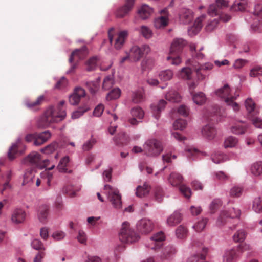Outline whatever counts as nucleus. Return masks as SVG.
Listing matches in <instances>:
<instances>
[{
  "label": "nucleus",
  "instance_id": "1",
  "mask_svg": "<svg viewBox=\"0 0 262 262\" xmlns=\"http://www.w3.org/2000/svg\"><path fill=\"white\" fill-rule=\"evenodd\" d=\"M65 101H61L56 106H50L45 112L44 115L37 122L38 128H46L50 123H57L63 120L66 116L64 107Z\"/></svg>",
  "mask_w": 262,
  "mask_h": 262
},
{
  "label": "nucleus",
  "instance_id": "2",
  "mask_svg": "<svg viewBox=\"0 0 262 262\" xmlns=\"http://www.w3.org/2000/svg\"><path fill=\"white\" fill-rule=\"evenodd\" d=\"M186 43V41L182 38H176L173 40L170 47L169 55L167 57V60L171 64L178 65L181 63V60L178 54L182 51Z\"/></svg>",
  "mask_w": 262,
  "mask_h": 262
},
{
  "label": "nucleus",
  "instance_id": "3",
  "mask_svg": "<svg viewBox=\"0 0 262 262\" xmlns=\"http://www.w3.org/2000/svg\"><path fill=\"white\" fill-rule=\"evenodd\" d=\"M230 92V90L229 85L225 84L222 88L218 89L215 92V94L218 97L223 99L227 104L231 106L234 111H238L240 106L238 103L234 101L236 97L231 96Z\"/></svg>",
  "mask_w": 262,
  "mask_h": 262
},
{
  "label": "nucleus",
  "instance_id": "4",
  "mask_svg": "<svg viewBox=\"0 0 262 262\" xmlns=\"http://www.w3.org/2000/svg\"><path fill=\"white\" fill-rule=\"evenodd\" d=\"M183 180L182 175L177 172L171 173L168 178L169 183L173 186H180L179 190L181 193L186 198H189L191 191L189 187L185 185H181Z\"/></svg>",
  "mask_w": 262,
  "mask_h": 262
},
{
  "label": "nucleus",
  "instance_id": "5",
  "mask_svg": "<svg viewBox=\"0 0 262 262\" xmlns=\"http://www.w3.org/2000/svg\"><path fill=\"white\" fill-rule=\"evenodd\" d=\"M228 6V2L225 0H215V4L210 5L208 13L210 16L220 15L218 19L224 22H227L231 19V16L227 14L220 15V9L225 8Z\"/></svg>",
  "mask_w": 262,
  "mask_h": 262
},
{
  "label": "nucleus",
  "instance_id": "6",
  "mask_svg": "<svg viewBox=\"0 0 262 262\" xmlns=\"http://www.w3.org/2000/svg\"><path fill=\"white\" fill-rule=\"evenodd\" d=\"M104 189L113 207L117 209H120L122 207V201L118 189L110 185H105Z\"/></svg>",
  "mask_w": 262,
  "mask_h": 262
},
{
  "label": "nucleus",
  "instance_id": "7",
  "mask_svg": "<svg viewBox=\"0 0 262 262\" xmlns=\"http://www.w3.org/2000/svg\"><path fill=\"white\" fill-rule=\"evenodd\" d=\"M139 236L129 227L128 222H124L119 233V239L123 243H132L138 241Z\"/></svg>",
  "mask_w": 262,
  "mask_h": 262
},
{
  "label": "nucleus",
  "instance_id": "8",
  "mask_svg": "<svg viewBox=\"0 0 262 262\" xmlns=\"http://www.w3.org/2000/svg\"><path fill=\"white\" fill-rule=\"evenodd\" d=\"M163 150L161 143L155 139H149L144 145V152L148 156H157Z\"/></svg>",
  "mask_w": 262,
  "mask_h": 262
},
{
  "label": "nucleus",
  "instance_id": "9",
  "mask_svg": "<svg viewBox=\"0 0 262 262\" xmlns=\"http://www.w3.org/2000/svg\"><path fill=\"white\" fill-rule=\"evenodd\" d=\"M24 162L42 169L47 166L49 161L47 159L42 160L39 154L33 152L24 159Z\"/></svg>",
  "mask_w": 262,
  "mask_h": 262
},
{
  "label": "nucleus",
  "instance_id": "10",
  "mask_svg": "<svg viewBox=\"0 0 262 262\" xmlns=\"http://www.w3.org/2000/svg\"><path fill=\"white\" fill-rule=\"evenodd\" d=\"M150 51V47L147 45H144L141 47L135 46L131 48L129 55L134 61H137L139 60L144 54L149 53Z\"/></svg>",
  "mask_w": 262,
  "mask_h": 262
},
{
  "label": "nucleus",
  "instance_id": "11",
  "mask_svg": "<svg viewBox=\"0 0 262 262\" xmlns=\"http://www.w3.org/2000/svg\"><path fill=\"white\" fill-rule=\"evenodd\" d=\"M230 211V214L225 211H223L221 213L216 222L218 226L224 225L228 217H238L240 215L241 211L237 208H233Z\"/></svg>",
  "mask_w": 262,
  "mask_h": 262
},
{
  "label": "nucleus",
  "instance_id": "12",
  "mask_svg": "<svg viewBox=\"0 0 262 262\" xmlns=\"http://www.w3.org/2000/svg\"><path fill=\"white\" fill-rule=\"evenodd\" d=\"M154 224L152 222L147 219H142L137 224L138 230L142 234H148L153 229Z\"/></svg>",
  "mask_w": 262,
  "mask_h": 262
},
{
  "label": "nucleus",
  "instance_id": "13",
  "mask_svg": "<svg viewBox=\"0 0 262 262\" xmlns=\"http://www.w3.org/2000/svg\"><path fill=\"white\" fill-rule=\"evenodd\" d=\"M134 2L135 0H126L125 4L116 10V16L117 18H122L126 16L133 8Z\"/></svg>",
  "mask_w": 262,
  "mask_h": 262
},
{
  "label": "nucleus",
  "instance_id": "14",
  "mask_svg": "<svg viewBox=\"0 0 262 262\" xmlns=\"http://www.w3.org/2000/svg\"><path fill=\"white\" fill-rule=\"evenodd\" d=\"M132 118L129 119V122L132 125H137L144 116V111L139 106L133 108L131 110Z\"/></svg>",
  "mask_w": 262,
  "mask_h": 262
},
{
  "label": "nucleus",
  "instance_id": "15",
  "mask_svg": "<svg viewBox=\"0 0 262 262\" xmlns=\"http://www.w3.org/2000/svg\"><path fill=\"white\" fill-rule=\"evenodd\" d=\"M164 239L165 236L164 233L162 232H159L150 237L147 246L152 249L156 250L159 249L161 247L162 243Z\"/></svg>",
  "mask_w": 262,
  "mask_h": 262
},
{
  "label": "nucleus",
  "instance_id": "16",
  "mask_svg": "<svg viewBox=\"0 0 262 262\" xmlns=\"http://www.w3.org/2000/svg\"><path fill=\"white\" fill-rule=\"evenodd\" d=\"M25 146L20 141H18L10 148L8 152V157L12 160L17 155L22 154L25 151Z\"/></svg>",
  "mask_w": 262,
  "mask_h": 262
},
{
  "label": "nucleus",
  "instance_id": "17",
  "mask_svg": "<svg viewBox=\"0 0 262 262\" xmlns=\"http://www.w3.org/2000/svg\"><path fill=\"white\" fill-rule=\"evenodd\" d=\"M198 75V78L203 79L205 78L207 71L212 69L213 66L211 63H207L203 65L195 66L192 64Z\"/></svg>",
  "mask_w": 262,
  "mask_h": 262
},
{
  "label": "nucleus",
  "instance_id": "18",
  "mask_svg": "<svg viewBox=\"0 0 262 262\" xmlns=\"http://www.w3.org/2000/svg\"><path fill=\"white\" fill-rule=\"evenodd\" d=\"M85 92L83 89L80 87L76 88L73 94L69 97V102L72 105H76L81 98L85 96Z\"/></svg>",
  "mask_w": 262,
  "mask_h": 262
},
{
  "label": "nucleus",
  "instance_id": "19",
  "mask_svg": "<svg viewBox=\"0 0 262 262\" xmlns=\"http://www.w3.org/2000/svg\"><path fill=\"white\" fill-rule=\"evenodd\" d=\"M88 54V50L85 46L80 49H76L71 54L69 58V62L72 63L75 60H81L84 58Z\"/></svg>",
  "mask_w": 262,
  "mask_h": 262
},
{
  "label": "nucleus",
  "instance_id": "20",
  "mask_svg": "<svg viewBox=\"0 0 262 262\" xmlns=\"http://www.w3.org/2000/svg\"><path fill=\"white\" fill-rule=\"evenodd\" d=\"M179 19L182 24H188L193 19V13L190 9L183 8L180 13Z\"/></svg>",
  "mask_w": 262,
  "mask_h": 262
},
{
  "label": "nucleus",
  "instance_id": "21",
  "mask_svg": "<svg viewBox=\"0 0 262 262\" xmlns=\"http://www.w3.org/2000/svg\"><path fill=\"white\" fill-rule=\"evenodd\" d=\"M206 16L202 15L198 17L194 21L192 27L188 29V32L190 36L196 35L202 27V21L204 19Z\"/></svg>",
  "mask_w": 262,
  "mask_h": 262
},
{
  "label": "nucleus",
  "instance_id": "22",
  "mask_svg": "<svg viewBox=\"0 0 262 262\" xmlns=\"http://www.w3.org/2000/svg\"><path fill=\"white\" fill-rule=\"evenodd\" d=\"M128 35V32L127 30H123L118 33L114 45L116 49L119 50L122 48Z\"/></svg>",
  "mask_w": 262,
  "mask_h": 262
},
{
  "label": "nucleus",
  "instance_id": "23",
  "mask_svg": "<svg viewBox=\"0 0 262 262\" xmlns=\"http://www.w3.org/2000/svg\"><path fill=\"white\" fill-rule=\"evenodd\" d=\"M51 133L49 131H45L40 133H36V137L34 145L35 146H40L46 142L51 137Z\"/></svg>",
  "mask_w": 262,
  "mask_h": 262
},
{
  "label": "nucleus",
  "instance_id": "24",
  "mask_svg": "<svg viewBox=\"0 0 262 262\" xmlns=\"http://www.w3.org/2000/svg\"><path fill=\"white\" fill-rule=\"evenodd\" d=\"M166 101L163 99L160 100L157 104H152L151 105L152 113L154 117L158 119L160 116L161 112L165 108Z\"/></svg>",
  "mask_w": 262,
  "mask_h": 262
},
{
  "label": "nucleus",
  "instance_id": "25",
  "mask_svg": "<svg viewBox=\"0 0 262 262\" xmlns=\"http://www.w3.org/2000/svg\"><path fill=\"white\" fill-rule=\"evenodd\" d=\"M49 213V206L46 204H42L38 207L37 216L40 222L47 221Z\"/></svg>",
  "mask_w": 262,
  "mask_h": 262
},
{
  "label": "nucleus",
  "instance_id": "26",
  "mask_svg": "<svg viewBox=\"0 0 262 262\" xmlns=\"http://www.w3.org/2000/svg\"><path fill=\"white\" fill-rule=\"evenodd\" d=\"M202 134L205 138L212 140L215 137L216 132L214 126L211 124H207L202 128Z\"/></svg>",
  "mask_w": 262,
  "mask_h": 262
},
{
  "label": "nucleus",
  "instance_id": "27",
  "mask_svg": "<svg viewBox=\"0 0 262 262\" xmlns=\"http://www.w3.org/2000/svg\"><path fill=\"white\" fill-rule=\"evenodd\" d=\"M26 212L21 209H15L11 216L12 222L16 224L23 223L26 219Z\"/></svg>",
  "mask_w": 262,
  "mask_h": 262
},
{
  "label": "nucleus",
  "instance_id": "28",
  "mask_svg": "<svg viewBox=\"0 0 262 262\" xmlns=\"http://www.w3.org/2000/svg\"><path fill=\"white\" fill-rule=\"evenodd\" d=\"M182 216L178 211L174 212L167 219V224L170 226H175L182 221Z\"/></svg>",
  "mask_w": 262,
  "mask_h": 262
},
{
  "label": "nucleus",
  "instance_id": "29",
  "mask_svg": "<svg viewBox=\"0 0 262 262\" xmlns=\"http://www.w3.org/2000/svg\"><path fill=\"white\" fill-rule=\"evenodd\" d=\"M245 105L248 113V117H252L256 114L255 110V103L251 98L245 100Z\"/></svg>",
  "mask_w": 262,
  "mask_h": 262
},
{
  "label": "nucleus",
  "instance_id": "30",
  "mask_svg": "<svg viewBox=\"0 0 262 262\" xmlns=\"http://www.w3.org/2000/svg\"><path fill=\"white\" fill-rule=\"evenodd\" d=\"M247 129V125L242 122L235 123L231 127V131L232 133L236 135H242L245 133Z\"/></svg>",
  "mask_w": 262,
  "mask_h": 262
},
{
  "label": "nucleus",
  "instance_id": "31",
  "mask_svg": "<svg viewBox=\"0 0 262 262\" xmlns=\"http://www.w3.org/2000/svg\"><path fill=\"white\" fill-rule=\"evenodd\" d=\"M150 190V186L146 183L143 186H138L136 188V195L139 198H142L147 195Z\"/></svg>",
  "mask_w": 262,
  "mask_h": 262
},
{
  "label": "nucleus",
  "instance_id": "32",
  "mask_svg": "<svg viewBox=\"0 0 262 262\" xmlns=\"http://www.w3.org/2000/svg\"><path fill=\"white\" fill-rule=\"evenodd\" d=\"M238 257L237 252L231 249L225 252L223 257V262H234Z\"/></svg>",
  "mask_w": 262,
  "mask_h": 262
},
{
  "label": "nucleus",
  "instance_id": "33",
  "mask_svg": "<svg viewBox=\"0 0 262 262\" xmlns=\"http://www.w3.org/2000/svg\"><path fill=\"white\" fill-rule=\"evenodd\" d=\"M247 5V0H236L231 7L233 11H243L245 10Z\"/></svg>",
  "mask_w": 262,
  "mask_h": 262
},
{
  "label": "nucleus",
  "instance_id": "34",
  "mask_svg": "<svg viewBox=\"0 0 262 262\" xmlns=\"http://www.w3.org/2000/svg\"><path fill=\"white\" fill-rule=\"evenodd\" d=\"M152 12V9L147 5H143L138 11V13L142 19L149 17Z\"/></svg>",
  "mask_w": 262,
  "mask_h": 262
},
{
  "label": "nucleus",
  "instance_id": "35",
  "mask_svg": "<svg viewBox=\"0 0 262 262\" xmlns=\"http://www.w3.org/2000/svg\"><path fill=\"white\" fill-rule=\"evenodd\" d=\"M167 100L172 102H178L181 101V97L180 94L174 90H170L165 95Z\"/></svg>",
  "mask_w": 262,
  "mask_h": 262
},
{
  "label": "nucleus",
  "instance_id": "36",
  "mask_svg": "<svg viewBox=\"0 0 262 262\" xmlns=\"http://www.w3.org/2000/svg\"><path fill=\"white\" fill-rule=\"evenodd\" d=\"M145 99L144 93L142 90L133 92L132 95V100L135 103H139L144 101Z\"/></svg>",
  "mask_w": 262,
  "mask_h": 262
},
{
  "label": "nucleus",
  "instance_id": "37",
  "mask_svg": "<svg viewBox=\"0 0 262 262\" xmlns=\"http://www.w3.org/2000/svg\"><path fill=\"white\" fill-rule=\"evenodd\" d=\"M69 162V158L68 156L64 157L60 160L57 166L59 171L65 173H71L72 172L71 170H69L67 168Z\"/></svg>",
  "mask_w": 262,
  "mask_h": 262
},
{
  "label": "nucleus",
  "instance_id": "38",
  "mask_svg": "<svg viewBox=\"0 0 262 262\" xmlns=\"http://www.w3.org/2000/svg\"><path fill=\"white\" fill-rule=\"evenodd\" d=\"M176 251L177 250L172 245H168L164 249L161 257L163 259H167L174 254Z\"/></svg>",
  "mask_w": 262,
  "mask_h": 262
},
{
  "label": "nucleus",
  "instance_id": "39",
  "mask_svg": "<svg viewBox=\"0 0 262 262\" xmlns=\"http://www.w3.org/2000/svg\"><path fill=\"white\" fill-rule=\"evenodd\" d=\"M251 173L255 176H259L262 174V162L258 161L253 163L251 167Z\"/></svg>",
  "mask_w": 262,
  "mask_h": 262
},
{
  "label": "nucleus",
  "instance_id": "40",
  "mask_svg": "<svg viewBox=\"0 0 262 262\" xmlns=\"http://www.w3.org/2000/svg\"><path fill=\"white\" fill-rule=\"evenodd\" d=\"M98 58L97 56H93L90 58L85 63L86 70L92 71L95 69L97 66Z\"/></svg>",
  "mask_w": 262,
  "mask_h": 262
},
{
  "label": "nucleus",
  "instance_id": "41",
  "mask_svg": "<svg viewBox=\"0 0 262 262\" xmlns=\"http://www.w3.org/2000/svg\"><path fill=\"white\" fill-rule=\"evenodd\" d=\"M45 97L43 95H40L37 97L35 101H27L26 102V105L30 108H33L39 106L44 101Z\"/></svg>",
  "mask_w": 262,
  "mask_h": 262
},
{
  "label": "nucleus",
  "instance_id": "42",
  "mask_svg": "<svg viewBox=\"0 0 262 262\" xmlns=\"http://www.w3.org/2000/svg\"><path fill=\"white\" fill-rule=\"evenodd\" d=\"M180 78L189 80L192 77V70L189 68H183L178 74Z\"/></svg>",
  "mask_w": 262,
  "mask_h": 262
},
{
  "label": "nucleus",
  "instance_id": "43",
  "mask_svg": "<svg viewBox=\"0 0 262 262\" xmlns=\"http://www.w3.org/2000/svg\"><path fill=\"white\" fill-rule=\"evenodd\" d=\"M193 100L198 105H202L206 100V96L202 92H198L192 96Z\"/></svg>",
  "mask_w": 262,
  "mask_h": 262
},
{
  "label": "nucleus",
  "instance_id": "44",
  "mask_svg": "<svg viewBox=\"0 0 262 262\" xmlns=\"http://www.w3.org/2000/svg\"><path fill=\"white\" fill-rule=\"evenodd\" d=\"M173 75V72L170 70H166L160 72L159 77L161 80L164 81L170 80Z\"/></svg>",
  "mask_w": 262,
  "mask_h": 262
},
{
  "label": "nucleus",
  "instance_id": "45",
  "mask_svg": "<svg viewBox=\"0 0 262 262\" xmlns=\"http://www.w3.org/2000/svg\"><path fill=\"white\" fill-rule=\"evenodd\" d=\"M100 81V78H97L96 81L88 82L86 83V86L92 94H95L99 89V83Z\"/></svg>",
  "mask_w": 262,
  "mask_h": 262
},
{
  "label": "nucleus",
  "instance_id": "46",
  "mask_svg": "<svg viewBox=\"0 0 262 262\" xmlns=\"http://www.w3.org/2000/svg\"><path fill=\"white\" fill-rule=\"evenodd\" d=\"M121 95V90L118 88L113 89L107 95L106 99L111 100L113 99H117L119 98Z\"/></svg>",
  "mask_w": 262,
  "mask_h": 262
},
{
  "label": "nucleus",
  "instance_id": "47",
  "mask_svg": "<svg viewBox=\"0 0 262 262\" xmlns=\"http://www.w3.org/2000/svg\"><path fill=\"white\" fill-rule=\"evenodd\" d=\"M211 158L214 163L219 164L226 161L227 158L226 155L220 152H217L212 155Z\"/></svg>",
  "mask_w": 262,
  "mask_h": 262
},
{
  "label": "nucleus",
  "instance_id": "48",
  "mask_svg": "<svg viewBox=\"0 0 262 262\" xmlns=\"http://www.w3.org/2000/svg\"><path fill=\"white\" fill-rule=\"evenodd\" d=\"M252 208L253 210L257 213L262 211V198H255L253 202Z\"/></svg>",
  "mask_w": 262,
  "mask_h": 262
},
{
  "label": "nucleus",
  "instance_id": "49",
  "mask_svg": "<svg viewBox=\"0 0 262 262\" xmlns=\"http://www.w3.org/2000/svg\"><path fill=\"white\" fill-rule=\"evenodd\" d=\"M236 138L230 136L228 137L224 141V147L225 148H231L234 147L237 143Z\"/></svg>",
  "mask_w": 262,
  "mask_h": 262
},
{
  "label": "nucleus",
  "instance_id": "50",
  "mask_svg": "<svg viewBox=\"0 0 262 262\" xmlns=\"http://www.w3.org/2000/svg\"><path fill=\"white\" fill-rule=\"evenodd\" d=\"M167 25V19L164 16H161L156 18L154 21V26L156 28H161Z\"/></svg>",
  "mask_w": 262,
  "mask_h": 262
},
{
  "label": "nucleus",
  "instance_id": "51",
  "mask_svg": "<svg viewBox=\"0 0 262 262\" xmlns=\"http://www.w3.org/2000/svg\"><path fill=\"white\" fill-rule=\"evenodd\" d=\"M114 82L112 76H108L103 80L102 88L105 90H108L112 88Z\"/></svg>",
  "mask_w": 262,
  "mask_h": 262
},
{
  "label": "nucleus",
  "instance_id": "52",
  "mask_svg": "<svg viewBox=\"0 0 262 262\" xmlns=\"http://www.w3.org/2000/svg\"><path fill=\"white\" fill-rule=\"evenodd\" d=\"M140 33L142 36L146 39H149L152 35V31L148 27L142 26L139 30Z\"/></svg>",
  "mask_w": 262,
  "mask_h": 262
},
{
  "label": "nucleus",
  "instance_id": "53",
  "mask_svg": "<svg viewBox=\"0 0 262 262\" xmlns=\"http://www.w3.org/2000/svg\"><path fill=\"white\" fill-rule=\"evenodd\" d=\"M246 233L243 230H238L233 235V239L235 242H242L245 239Z\"/></svg>",
  "mask_w": 262,
  "mask_h": 262
},
{
  "label": "nucleus",
  "instance_id": "54",
  "mask_svg": "<svg viewBox=\"0 0 262 262\" xmlns=\"http://www.w3.org/2000/svg\"><path fill=\"white\" fill-rule=\"evenodd\" d=\"M31 246L32 248L39 251L45 250V247L42 243L38 239H34L32 241Z\"/></svg>",
  "mask_w": 262,
  "mask_h": 262
},
{
  "label": "nucleus",
  "instance_id": "55",
  "mask_svg": "<svg viewBox=\"0 0 262 262\" xmlns=\"http://www.w3.org/2000/svg\"><path fill=\"white\" fill-rule=\"evenodd\" d=\"M114 140L117 145L123 144L127 142V136L124 133H121L114 138Z\"/></svg>",
  "mask_w": 262,
  "mask_h": 262
},
{
  "label": "nucleus",
  "instance_id": "56",
  "mask_svg": "<svg viewBox=\"0 0 262 262\" xmlns=\"http://www.w3.org/2000/svg\"><path fill=\"white\" fill-rule=\"evenodd\" d=\"M207 223V219H203L202 220L198 222L193 226V228L197 232L202 231L205 227Z\"/></svg>",
  "mask_w": 262,
  "mask_h": 262
},
{
  "label": "nucleus",
  "instance_id": "57",
  "mask_svg": "<svg viewBox=\"0 0 262 262\" xmlns=\"http://www.w3.org/2000/svg\"><path fill=\"white\" fill-rule=\"evenodd\" d=\"M187 125L186 121L184 119H179L176 120L173 123V127L174 129L183 130Z\"/></svg>",
  "mask_w": 262,
  "mask_h": 262
},
{
  "label": "nucleus",
  "instance_id": "58",
  "mask_svg": "<svg viewBox=\"0 0 262 262\" xmlns=\"http://www.w3.org/2000/svg\"><path fill=\"white\" fill-rule=\"evenodd\" d=\"M187 231L186 228L183 225H181L177 229L176 233L178 238H183L186 236Z\"/></svg>",
  "mask_w": 262,
  "mask_h": 262
},
{
  "label": "nucleus",
  "instance_id": "59",
  "mask_svg": "<svg viewBox=\"0 0 262 262\" xmlns=\"http://www.w3.org/2000/svg\"><path fill=\"white\" fill-rule=\"evenodd\" d=\"M222 202L220 199L213 200L210 206V209L212 213L215 212L222 205Z\"/></svg>",
  "mask_w": 262,
  "mask_h": 262
},
{
  "label": "nucleus",
  "instance_id": "60",
  "mask_svg": "<svg viewBox=\"0 0 262 262\" xmlns=\"http://www.w3.org/2000/svg\"><path fill=\"white\" fill-rule=\"evenodd\" d=\"M219 19L218 18H214L210 20L205 27V29L207 31L210 32L213 30L218 25Z\"/></svg>",
  "mask_w": 262,
  "mask_h": 262
},
{
  "label": "nucleus",
  "instance_id": "61",
  "mask_svg": "<svg viewBox=\"0 0 262 262\" xmlns=\"http://www.w3.org/2000/svg\"><path fill=\"white\" fill-rule=\"evenodd\" d=\"M89 109H90V108L87 106H85L83 107L79 108L77 111H76L73 113L72 115V118L73 119L78 118L81 116H82L83 114V113L86 112Z\"/></svg>",
  "mask_w": 262,
  "mask_h": 262
},
{
  "label": "nucleus",
  "instance_id": "62",
  "mask_svg": "<svg viewBox=\"0 0 262 262\" xmlns=\"http://www.w3.org/2000/svg\"><path fill=\"white\" fill-rule=\"evenodd\" d=\"M57 147V144L56 143H52L48 145L45 148H41L40 151L46 154L52 153Z\"/></svg>",
  "mask_w": 262,
  "mask_h": 262
},
{
  "label": "nucleus",
  "instance_id": "63",
  "mask_svg": "<svg viewBox=\"0 0 262 262\" xmlns=\"http://www.w3.org/2000/svg\"><path fill=\"white\" fill-rule=\"evenodd\" d=\"M164 191L162 188L160 187H156L155 189V199L159 202L162 201L164 196Z\"/></svg>",
  "mask_w": 262,
  "mask_h": 262
},
{
  "label": "nucleus",
  "instance_id": "64",
  "mask_svg": "<svg viewBox=\"0 0 262 262\" xmlns=\"http://www.w3.org/2000/svg\"><path fill=\"white\" fill-rule=\"evenodd\" d=\"M96 140L94 138H91L89 140L86 141L82 146V149L84 151H89L92 148L93 146L96 144Z\"/></svg>",
  "mask_w": 262,
  "mask_h": 262
}]
</instances>
